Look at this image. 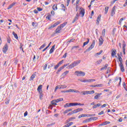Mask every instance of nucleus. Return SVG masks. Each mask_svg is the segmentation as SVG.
<instances>
[{
	"instance_id": "nucleus-12",
	"label": "nucleus",
	"mask_w": 127,
	"mask_h": 127,
	"mask_svg": "<svg viewBox=\"0 0 127 127\" xmlns=\"http://www.w3.org/2000/svg\"><path fill=\"white\" fill-rule=\"evenodd\" d=\"M78 19H79V13H77L76 16L75 17L74 19L72 21V23H74V22L77 21Z\"/></svg>"
},
{
	"instance_id": "nucleus-17",
	"label": "nucleus",
	"mask_w": 127,
	"mask_h": 127,
	"mask_svg": "<svg viewBox=\"0 0 127 127\" xmlns=\"http://www.w3.org/2000/svg\"><path fill=\"white\" fill-rule=\"evenodd\" d=\"M96 95L94 96L95 100H98L100 98V96L102 95V93H96Z\"/></svg>"
},
{
	"instance_id": "nucleus-54",
	"label": "nucleus",
	"mask_w": 127,
	"mask_h": 127,
	"mask_svg": "<svg viewBox=\"0 0 127 127\" xmlns=\"http://www.w3.org/2000/svg\"><path fill=\"white\" fill-rule=\"evenodd\" d=\"M72 113H73V114H76V113H78V111L77 109H76V110H74L73 111H72Z\"/></svg>"
},
{
	"instance_id": "nucleus-35",
	"label": "nucleus",
	"mask_w": 127,
	"mask_h": 127,
	"mask_svg": "<svg viewBox=\"0 0 127 127\" xmlns=\"http://www.w3.org/2000/svg\"><path fill=\"white\" fill-rule=\"evenodd\" d=\"M75 89H68L67 90V93H74Z\"/></svg>"
},
{
	"instance_id": "nucleus-2",
	"label": "nucleus",
	"mask_w": 127,
	"mask_h": 127,
	"mask_svg": "<svg viewBox=\"0 0 127 127\" xmlns=\"http://www.w3.org/2000/svg\"><path fill=\"white\" fill-rule=\"evenodd\" d=\"M95 43H96V41H95V40H93L92 41V43L91 44L90 46L84 52V53H85V52L92 50V49H93V48L95 47Z\"/></svg>"
},
{
	"instance_id": "nucleus-41",
	"label": "nucleus",
	"mask_w": 127,
	"mask_h": 127,
	"mask_svg": "<svg viewBox=\"0 0 127 127\" xmlns=\"http://www.w3.org/2000/svg\"><path fill=\"white\" fill-rule=\"evenodd\" d=\"M56 103H57V102H56L55 101V100H53L51 102V104H52V105H53V106H56V105H57V104Z\"/></svg>"
},
{
	"instance_id": "nucleus-33",
	"label": "nucleus",
	"mask_w": 127,
	"mask_h": 127,
	"mask_svg": "<svg viewBox=\"0 0 127 127\" xmlns=\"http://www.w3.org/2000/svg\"><path fill=\"white\" fill-rule=\"evenodd\" d=\"M12 34L14 36V37L16 39H18V37L17 36V34H16V33H15V32H13Z\"/></svg>"
},
{
	"instance_id": "nucleus-29",
	"label": "nucleus",
	"mask_w": 127,
	"mask_h": 127,
	"mask_svg": "<svg viewBox=\"0 0 127 127\" xmlns=\"http://www.w3.org/2000/svg\"><path fill=\"white\" fill-rule=\"evenodd\" d=\"M60 23H61V22L60 21H58L56 23H54L53 25H54V27H56V26H57V25H59V24Z\"/></svg>"
},
{
	"instance_id": "nucleus-59",
	"label": "nucleus",
	"mask_w": 127,
	"mask_h": 127,
	"mask_svg": "<svg viewBox=\"0 0 127 127\" xmlns=\"http://www.w3.org/2000/svg\"><path fill=\"white\" fill-rule=\"evenodd\" d=\"M47 68V64H45L44 66V70H46Z\"/></svg>"
},
{
	"instance_id": "nucleus-57",
	"label": "nucleus",
	"mask_w": 127,
	"mask_h": 127,
	"mask_svg": "<svg viewBox=\"0 0 127 127\" xmlns=\"http://www.w3.org/2000/svg\"><path fill=\"white\" fill-rule=\"evenodd\" d=\"M60 65L59 64H57L55 66V70H56L58 68V67H59Z\"/></svg>"
},
{
	"instance_id": "nucleus-21",
	"label": "nucleus",
	"mask_w": 127,
	"mask_h": 127,
	"mask_svg": "<svg viewBox=\"0 0 127 127\" xmlns=\"http://www.w3.org/2000/svg\"><path fill=\"white\" fill-rule=\"evenodd\" d=\"M89 42H90V39H89V38L87 39V41L83 43V45L82 46V47H84L85 46H86V45H87V44H88L89 43Z\"/></svg>"
},
{
	"instance_id": "nucleus-23",
	"label": "nucleus",
	"mask_w": 127,
	"mask_h": 127,
	"mask_svg": "<svg viewBox=\"0 0 127 127\" xmlns=\"http://www.w3.org/2000/svg\"><path fill=\"white\" fill-rule=\"evenodd\" d=\"M87 114H81L78 116V119H81V118H84V117H87Z\"/></svg>"
},
{
	"instance_id": "nucleus-60",
	"label": "nucleus",
	"mask_w": 127,
	"mask_h": 127,
	"mask_svg": "<svg viewBox=\"0 0 127 127\" xmlns=\"http://www.w3.org/2000/svg\"><path fill=\"white\" fill-rule=\"evenodd\" d=\"M74 41H75V39H71L68 41V42H74Z\"/></svg>"
},
{
	"instance_id": "nucleus-30",
	"label": "nucleus",
	"mask_w": 127,
	"mask_h": 127,
	"mask_svg": "<svg viewBox=\"0 0 127 127\" xmlns=\"http://www.w3.org/2000/svg\"><path fill=\"white\" fill-rule=\"evenodd\" d=\"M102 53H103V51L101 50L100 51V52L96 53L95 55V57H97V56H99V55H101V54H102Z\"/></svg>"
},
{
	"instance_id": "nucleus-61",
	"label": "nucleus",
	"mask_w": 127,
	"mask_h": 127,
	"mask_svg": "<svg viewBox=\"0 0 127 127\" xmlns=\"http://www.w3.org/2000/svg\"><path fill=\"white\" fill-rule=\"evenodd\" d=\"M37 9L38 10V11H42V8H41L40 7H37Z\"/></svg>"
},
{
	"instance_id": "nucleus-26",
	"label": "nucleus",
	"mask_w": 127,
	"mask_h": 127,
	"mask_svg": "<svg viewBox=\"0 0 127 127\" xmlns=\"http://www.w3.org/2000/svg\"><path fill=\"white\" fill-rule=\"evenodd\" d=\"M118 59L120 63H123V59L122 58L121 56H120V55H118Z\"/></svg>"
},
{
	"instance_id": "nucleus-50",
	"label": "nucleus",
	"mask_w": 127,
	"mask_h": 127,
	"mask_svg": "<svg viewBox=\"0 0 127 127\" xmlns=\"http://www.w3.org/2000/svg\"><path fill=\"white\" fill-rule=\"evenodd\" d=\"M77 113H79V112H82L83 111V108H77Z\"/></svg>"
},
{
	"instance_id": "nucleus-37",
	"label": "nucleus",
	"mask_w": 127,
	"mask_h": 127,
	"mask_svg": "<svg viewBox=\"0 0 127 127\" xmlns=\"http://www.w3.org/2000/svg\"><path fill=\"white\" fill-rule=\"evenodd\" d=\"M123 86L124 89L126 90V91H127V85H126V82H123Z\"/></svg>"
},
{
	"instance_id": "nucleus-56",
	"label": "nucleus",
	"mask_w": 127,
	"mask_h": 127,
	"mask_svg": "<svg viewBox=\"0 0 127 127\" xmlns=\"http://www.w3.org/2000/svg\"><path fill=\"white\" fill-rule=\"evenodd\" d=\"M104 111H102L100 113L98 114L99 116H101V115H104Z\"/></svg>"
},
{
	"instance_id": "nucleus-14",
	"label": "nucleus",
	"mask_w": 127,
	"mask_h": 127,
	"mask_svg": "<svg viewBox=\"0 0 127 127\" xmlns=\"http://www.w3.org/2000/svg\"><path fill=\"white\" fill-rule=\"evenodd\" d=\"M120 67L121 71L123 72H125V67L124 66V64H123V63L120 64Z\"/></svg>"
},
{
	"instance_id": "nucleus-9",
	"label": "nucleus",
	"mask_w": 127,
	"mask_h": 127,
	"mask_svg": "<svg viewBox=\"0 0 127 127\" xmlns=\"http://www.w3.org/2000/svg\"><path fill=\"white\" fill-rule=\"evenodd\" d=\"M116 13V6H113L111 11V16H114Z\"/></svg>"
},
{
	"instance_id": "nucleus-44",
	"label": "nucleus",
	"mask_w": 127,
	"mask_h": 127,
	"mask_svg": "<svg viewBox=\"0 0 127 127\" xmlns=\"http://www.w3.org/2000/svg\"><path fill=\"white\" fill-rule=\"evenodd\" d=\"M111 124V122H108V121H106V122H105L103 123V125H104V126H106V125H109V124Z\"/></svg>"
},
{
	"instance_id": "nucleus-58",
	"label": "nucleus",
	"mask_w": 127,
	"mask_h": 127,
	"mask_svg": "<svg viewBox=\"0 0 127 127\" xmlns=\"http://www.w3.org/2000/svg\"><path fill=\"white\" fill-rule=\"evenodd\" d=\"M84 104L78 103H76V106H84Z\"/></svg>"
},
{
	"instance_id": "nucleus-18",
	"label": "nucleus",
	"mask_w": 127,
	"mask_h": 127,
	"mask_svg": "<svg viewBox=\"0 0 127 127\" xmlns=\"http://www.w3.org/2000/svg\"><path fill=\"white\" fill-rule=\"evenodd\" d=\"M16 2H13L12 4H10L9 6L7 7V9H10V8H12V7H13L14 5H15Z\"/></svg>"
},
{
	"instance_id": "nucleus-5",
	"label": "nucleus",
	"mask_w": 127,
	"mask_h": 127,
	"mask_svg": "<svg viewBox=\"0 0 127 127\" xmlns=\"http://www.w3.org/2000/svg\"><path fill=\"white\" fill-rule=\"evenodd\" d=\"M95 93V91H84L83 95H91Z\"/></svg>"
},
{
	"instance_id": "nucleus-63",
	"label": "nucleus",
	"mask_w": 127,
	"mask_h": 127,
	"mask_svg": "<svg viewBox=\"0 0 127 127\" xmlns=\"http://www.w3.org/2000/svg\"><path fill=\"white\" fill-rule=\"evenodd\" d=\"M28 113L27 112V111H26L24 114V117H26V116H27Z\"/></svg>"
},
{
	"instance_id": "nucleus-31",
	"label": "nucleus",
	"mask_w": 127,
	"mask_h": 127,
	"mask_svg": "<svg viewBox=\"0 0 127 127\" xmlns=\"http://www.w3.org/2000/svg\"><path fill=\"white\" fill-rule=\"evenodd\" d=\"M61 85H58L55 88V92H56V91H57V89H61Z\"/></svg>"
},
{
	"instance_id": "nucleus-38",
	"label": "nucleus",
	"mask_w": 127,
	"mask_h": 127,
	"mask_svg": "<svg viewBox=\"0 0 127 127\" xmlns=\"http://www.w3.org/2000/svg\"><path fill=\"white\" fill-rule=\"evenodd\" d=\"M102 61H103V60H100L99 61H97L96 62V64H97V65H99V64H101V63H102Z\"/></svg>"
},
{
	"instance_id": "nucleus-42",
	"label": "nucleus",
	"mask_w": 127,
	"mask_h": 127,
	"mask_svg": "<svg viewBox=\"0 0 127 127\" xmlns=\"http://www.w3.org/2000/svg\"><path fill=\"white\" fill-rule=\"evenodd\" d=\"M70 107H74V106H77L76 103H70Z\"/></svg>"
},
{
	"instance_id": "nucleus-10",
	"label": "nucleus",
	"mask_w": 127,
	"mask_h": 127,
	"mask_svg": "<svg viewBox=\"0 0 127 127\" xmlns=\"http://www.w3.org/2000/svg\"><path fill=\"white\" fill-rule=\"evenodd\" d=\"M98 120V117H91L89 119L86 120V122H91V121H97Z\"/></svg>"
},
{
	"instance_id": "nucleus-22",
	"label": "nucleus",
	"mask_w": 127,
	"mask_h": 127,
	"mask_svg": "<svg viewBox=\"0 0 127 127\" xmlns=\"http://www.w3.org/2000/svg\"><path fill=\"white\" fill-rule=\"evenodd\" d=\"M61 6L62 7V10H63L64 11H65V10H66V7H65V5H64V4H62L61 5Z\"/></svg>"
},
{
	"instance_id": "nucleus-1",
	"label": "nucleus",
	"mask_w": 127,
	"mask_h": 127,
	"mask_svg": "<svg viewBox=\"0 0 127 127\" xmlns=\"http://www.w3.org/2000/svg\"><path fill=\"white\" fill-rule=\"evenodd\" d=\"M80 63H81L80 60L74 62L71 64H70L67 67H66V68L67 69H72V68H74V67H75V66H77V65H79V64H80Z\"/></svg>"
},
{
	"instance_id": "nucleus-55",
	"label": "nucleus",
	"mask_w": 127,
	"mask_h": 127,
	"mask_svg": "<svg viewBox=\"0 0 127 127\" xmlns=\"http://www.w3.org/2000/svg\"><path fill=\"white\" fill-rule=\"evenodd\" d=\"M64 62V60H62L61 62H59V64H59V65H61V64H63V63Z\"/></svg>"
},
{
	"instance_id": "nucleus-49",
	"label": "nucleus",
	"mask_w": 127,
	"mask_h": 127,
	"mask_svg": "<svg viewBox=\"0 0 127 127\" xmlns=\"http://www.w3.org/2000/svg\"><path fill=\"white\" fill-rule=\"evenodd\" d=\"M77 49V48H79V46H73L71 48V50H73V49Z\"/></svg>"
},
{
	"instance_id": "nucleus-47",
	"label": "nucleus",
	"mask_w": 127,
	"mask_h": 127,
	"mask_svg": "<svg viewBox=\"0 0 127 127\" xmlns=\"http://www.w3.org/2000/svg\"><path fill=\"white\" fill-rule=\"evenodd\" d=\"M40 94L39 97H40V100H42V98H43V94H42V93H39Z\"/></svg>"
},
{
	"instance_id": "nucleus-20",
	"label": "nucleus",
	"mask_w": 127,
	"mask_h": 127,
	"mask_svg": "<svg viewBox=\"0 0 127 127\" xmlns=\"http://www.w3.org/2000/svg\"><path fill=\"white\" fill-rule=\"evenodd\" d=\"M126 45H123V52L124 53V55H126Z\"/></svg>"
},
{
	"instance_id": "nucleus-39",
	"label": "nucleus",
	"mask_w": 127,
	"mask_h": 127,
	"mask_svg": "<svg viewBox=\"0 0 127 127\" xmlns=\"http://www.w3.org/2000/svg\"><path fill=\"white\" fill-rule=\"evenodd\" d=\"M100 20H101V16L99 15L97 17V22H98V24H99V23L100 22Z\"/></svg>"
},
{
	"instance_id": "nucleus-40",
	"label": "nucleus",
	"mask_w": 127,
	"mask_h": 127,
	"mask_svg": "<svg viewBox=\"0 0 127 127\" xmlns=\"http://www.w3.org/2000/svg\"><path fill=\"white\" fill-rule=\"evenodd\" d=\"M108 10H109V7H105V14H107V13H108Z\"/></svg>"
},
{
	"instance_id": "nucleus-36",
	"label": "nucleus",
	"mask_w": 127,
	"mask_h": 127,
	"mask_svg": "<svg viewBox=\"0 0 127 127\" xmlns=\"http://www.w3.org/2000/svg\"><path fill=\"white\" fill-rule=\"evenodd\" d=\"M76 119V118L75 117H71L69 118L67 120V122H71V121H72V120H75Z\"/></svg>"
},
{
	"instance_id": "nucleus-11",
	"label": "nucleus",
	"mask_w": 127,
	"mask_h": 127,
	"mask_svg": "<svg viewBox=\"0 0 127 127\" xmlns=\"http://www.w3.org/2000/svg\"><path fill=\"white\" fill-rule=\"evenodd\" d=\"M116 52H117V50H116V49H113L112 50L111 56H112V57H114V56H116Z\"/></svg>"
},
{
	"instance_id": "nucleus-27",
	"label": "nucleus",
	"mask_w": 127,
	"mask_h": 127,
	"mask_svg": "<svg viewBox=\"0 0 127 127\" xmlns=\"http://www.w3.org/2000/svg\"><path fill=\"white\" fill-rule=\"evenodd\" d=\"M62 101H63V98H61L56 100L55 102L56 103H59V102H62Z\"/></svg>"
},
{
	"instance_id": "nucleus-15",
	"label": "nucleus",
	"mask_w": 127,
	"mask_h": 127,
	"mask_svg": "<svg viewBox=\"0 0 127 127\" xmlns=\"http://www.w3.org/2000/svg\"><path fill=\"white\" fill-rule=\"evenodd\" d=\"M102 106V104L101 103H98L97 104L94 105L92 107V109H97V108H99V107H101Z\"/></svg>"
},
{
	"instance_id": "nucleus-13",
	"label": "nucleus",
	"mask_w": 127,
	"mask_h": 127,
	"mask_svg": "<svg viewBox=\"0 0 127 127\" xmlns=\"http://www.w3.org/2000/svg\"><path fill=\"white\" fill-rule=\"evenodd\" d=\"M37 91L39 93H42V85H40L37 88Z\"/></svg>"
},
{
	"instance_id": "nucleus-45",
	"label": "nucleus",
	"mask_w": 127,
	"mask_h": 127,
	"mask_svg": "<svg viewBox=\"0 0 127 127\" xmlns=\"http://www.w3.org/2000/svg\"><path fill=\"white\" fill-rule=\"evenodd\" d=\"M45 46H46V44H44L43 45H42L40 48V50H41V49H43V48H44V47H45Z\"/></svg>"
},
{
	"instance_id": "nucleus-19",
	"label": "nucleus",
	"mask_w": 127,
	"mask_h": 127,
	"mask_svg": "<svg viewBox=\"0 0 127 127\" xmlns=\"http://www.w3.org/2000/svg\"><path fill=\"white\" fill-rule=\"evenodd\" d=\"M55 49V45H54L50 50V54H52L54 52V49Z\"/></svg>"
},
{
	"instance_id": "nucleus-51",
	"label": "nucleus",
	"mask_w": 127,
	"mask_h": 127,
	"mask_svg": "<svg viewBox=\"0 0 127 127\" xmlns=\"http://www.w3.org/2000/svg\"><path fill=\"white\" fill-rule=\"evenodd\" d=\"M110 72H111V68L110 67H108L107 69L106 74H109V73H110Z\"/></svg>"
},
{
	"instance_id": "nucleus-43",
	"label": "nucleus",
	"mask_w": 127,
	"mask_h": 127,
	"mask_svg": "<svg viewBox=\"0 0 127 127\" xmlns=\"http://www.w3.org/2000/svg\"><path fill=\"white\" fill-rule=\"evenodd\" d=\"M71 111H72V109L66 110L64 111V114H67V113H69V112H71Z\"/></svg>"
},
{
	"instance_id": "nucleus-52",
	"label": "nucleus",
	"mask_w": 127,
	"mask_h": 127,
	"mask_svg": "<svg viewBox=\"0 0 127 127\" xmlns=\"http://www.w3.org/2000/svg\"><path fill=\"white\" fill-rule=\"evenodd\" d=\"M123 20H124V18H122L120 21H119V24L120 25H122V22L123 21Z\"/></svg>"
},
{
	"instance_id": "nucleus-32",
	"label": "nucleus",
	"mask_w": 127,
	"mask_h": 127,
	"mask_svg": "<svg viewBox=\"0 0 127 127\" xmlns=\"http://www.w3.org/2000/svg\"><path fill=\"white\" fill-rule=\"evenodd\" d=\"M69 73V71L66 70L65 71H64L62 76H64V77H65V76H66V75H67V74H68Z\"/></svg>"
},
{
	"instance_id": "nucleus-7",
	"label": "nucleus",
	"mask_w": 127,
	"mask_h": 127,
	"mask_svg": "<svg viewBox=\"0 0 127 127\" xmlns=\"http://www.w3.org/2000/svg\"><path fill=\"white\" fill-rule=\"evenodd\" d=\"M79 13H80V14H81V16H82V17H83V16H84V15L85 14V9H84V8H83L82 7H80Z\"/></svg>"
},
{
	"instance_id": "nucleus-3",
	"label": "nucleus",
	"mask_w": 127,
	"mask_h": 127,
	"mask_svg": "<svg viewBox=\"0 0 127 127\" xmlns=\"http://www.w3.org/2000/svg\"><path fill=\"white\" fill-rule=\"evenodd\" d=\"M82 83H91V82H95L96 79H79Z\"/></svg>"
},
{
	"instance_id": "nucleus-28",
	"label": "nucleus",
	"mask_w": 127,
	"mask_h": 127,
	"mask_svg": "<svg viewBox=\"0 0 127 127\" xmlns=\"http://www.w3.org/2000/svg\"><path fill=\"white\" fill-rule=\"evenodd\" d=\"M53 10H57V4H54L53 6Z\"/></svg>"
},
{
	"instance_id": "nucleus-16",
	"label": "nucleus",
	"mask_w": 127,
	"mask_h": 127,
	"mask_svg": "<svg viewBox=\"0 0 127 127\" xmlns=\"http://www.w3.org/2000/svg\"><path fill=\"white\" fill-rule=\"evenodd\" d=\"M62 29L61 28V27L60 26H58L57 27V28L56 29L55 32L56 33H60V31L62 30Z\"/></svg>"
},
{
	"instance_id": "nucleus-6",
	"label": "nucleus",
	"mask_w": 127,
	"mask_h": 127,
	"mask_svg": "<svg viewBox=\"0 0 127 127\" xmlns=\"http://www.w3.org/2000/svg\"><path fill=\"white\" fill-rule=\"evenodd\" d=\"M7 50H8V46L7 45V44H6L2 48V52L5 54Z\"/></svg>"
},
{
	"instance_id": "nucleus-25",
	"label": "nucleus",
	"mask_w": 127,
	"mask_h": 127,
	"mask_svg": "<svg viewBox=\"0 0 127 127\" xmlns=\"http://www.w3.org/2000/svg\"><path fill=\"white\" fill-rule=\"evenodd\" d=\"M102 36H103V37H105V35H106V29H104L102 30Z\"/></svg>"
},
{
	"instance_id": "nucleus-46",
	"label": "nucleus",
	"mask_w": 127,
	"mask_h": 127,
	"mask_svg": "<svg viewBox=\"0 0 127 127\" xmlns=\"http://www.w3.org/2000/svg\"><path fill=\"white\" fill-rule=\"evenodd\" d=\"M61 89H65L67 88V85H61Z\"/></svg>"
},
{
	"instance_id": "nucleus-34",
	"label": "nucleus",
	"mask_w": 127,
	"mask_h": 127,
	"mask_svg": "<svg viewBox=\"0 0 127 127\" xmlns=\"http://www.w3.org/2000/svg\"><path fill=\"white\" fill-rule=\"evenodd\" d=\"M66 24H67V23H64L62 24H61L60 26L61 27V28L62 29V28H63V27H64V26H65V25H66Z\"/></svg>"
},
{
	"instance_id": "nucleus-24",
	"label": "nucleus",
	"mask_w": 127,
	"mask_h": 127,
	"mask_svg": "<svg viewBox=\"0 0 127 127\" xmlns=\"http://www.w3.org/2000/svg\"><path fill=\"white\" fill-rule=\"evenodd\" d=\"M35 76H36V75L35 74V73H33L32 74V75L31 76L30 81H32V80H33V79H34V78H35Z\"/></svg>"
},
{
	"instance_id": "nucleus-53",
	"label": "nucleus",
	"mask_w": 127,
	"mask_h": 127,
	"mask_svg": "<svg viewBox=\"0 0 127 127\" xmlns=\"http://www.w3.org/2000/svg\"><path fill=\"white\" fill-rule=\"evenodd\" d=\"M72 124H73V122H70L66 124V125L68 126V127H71V126H72Z\"/></svg>"
},
{
	"instance_id": "nucleus-64",
	"label": "nucleus",
	"mask_w": 127,
	"mask_h": 127,
	"mask_svg": "<svg viewBox=\"0 0 127 127\" xmlns=\"http://www.w3.org/2000/svg\"><path fill=\"white\" fill-rule=\"evenodd\" d=\"M78 8H79V5L76 4V9H75L76 11L78 10Z\"/></svg>"
},
{
	"instance_id": "nucleus-4",
	"label": "nucleus",
	"mask_w": 127,
	"mask_h": 127,
	"mask_svg": "<svg viewBox=\"0 0 127 127\" xmlns=\"http://www.w3.org/2000/svg\"><path fill=\"white\" fill-rule=\"evenodd\" d=\"M75 74H76L77 76H85V75H86L85 72L82 71H76Z\"/></svg>"
},
{
	"instance_id": "nucleus-62",
	"label": "nucleus",
	"mask_w": 127,
	"mask_h": 127,
	"mask_svg": "<svg viewBox=\"0 0 127 127\" xmlns=\"http://www.w3.org/2000/svg\"><path fill=\"white\" fill-rule=\"evenodd\" d=\"M102 84H96L95 85V87H102Z\"/></svg>"
},
{
	"instance_id": "nucleus-48",
	"label": "nucleus",
	"mask_w": 127,
	"mask_h": 127,
	"mask_svg": "<svg viewBox=\"0 0 127 127\" xmlns=\"http://www.w3.org/2000/svg\"><path fill=\"white\" fill-rule=\"evenodd\" d=\"M63 69H64V66H61V67H60L58 69V72H61V71H62V70H63Z\"/></svg>"
},
{
	"instance_id": "nucleus-8",
	"label": "nucleus",
	"mask_w": 127,
	"mask_h": 127,
	"mask_svg": "<svg viewBox=\"0 0 127 127\" xmlns=\"http://www.w3.org/2000/svg\"><path fill=\"white\" fill-rule=\"evenodd\" d=\"M103 43H104V39H103V36H101L99 38V46H101Z\"/></svg>"
}]
</instances>
